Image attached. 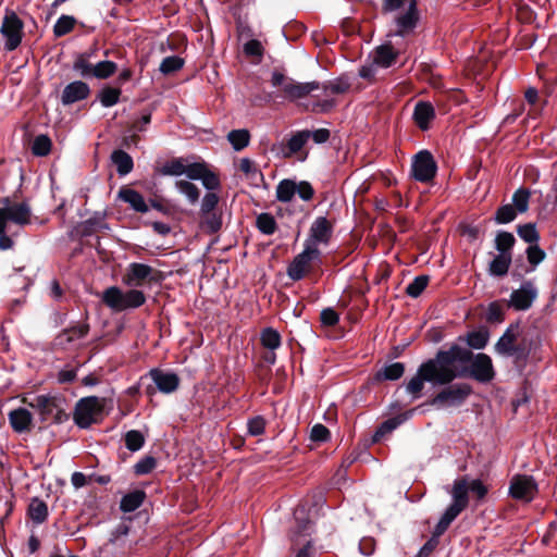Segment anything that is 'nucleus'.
I'll return each mask as SVG.
<instances>
[{"label": "nucleus", "mask_w": 557, "mask_h": 557, "mask_svg": "<svg viewBox=\"0 0 557 557\" xmlns=\"http://www.w3.org/2000/svg\"><path fill=\"white\" fill-rule=\"evenodd\" d=\"M496 376L492 358L484 354H473L472 350L458 344L448 349H440L434 358L422 362L417 373L406 385V391L412 397H421L424 383L446 385L458 377H469L479 383L486 384Z\"/></svg>", "instance_id": "f257e3e1"}, {"label": "nucleus", "mask_w": 557, "mask_h": 557, "mask_svg": "<svg viewBox=\"0 0 557 557\" xmlns=\"http://www.w3.org/2000/svg\"><path fill=\"white\" fill-rule=\"evenodd\" d=\"M408 3L405 12L395 16V35L406 37L412 34L419 23L420 14L417 0H382V13L387 14L404 8Z\"/></svg>", "instance_id": "f03ea898"}, {"label": "nucleus", "mask_w": 557, "mask_h": 557, "mask_svg": "<svg viewBox=\"0 0 557 557\" xmlns=\"http://www.w3.org/2000/svg\"><path fill=\"white\" fill-rule=\"evenodd\" d=\"M101 299L107 307L116 312L139 308L146 302V296L141 290L129 289L123 293L117 286L106 288Z\"/></svg>", "instance_id": "7ed1b4c3"}, {"label": "nucleus", "mask_w": 557, "mask_h": 557, "mask_svg": "<svg viewBox=\"0 0 557 557\" xmlns=\"http://www.w3.org/2000/svg\"><path fill=\"white\" fill-rule=\"evenodd\" d=\"M450 494L453 503L446 508L440 519L441 529L445 524L450 525L469 505V479L467 475L455 480Z\"/></svg>", "instance_id": "20e7f679"}, {"label": "nucleus", "mask_w": 557, "mask_h": 557, "mask_svg": "<svg viewBox=\"0 0 557 557\" xmlns=\"http://www.w3.org/2000/svg\"><path fill=\"white\" fill-rule=\"evenodd\" d=\"M103 401L97 396H88L76 403L73 419L81 429H88L92 423L100 421L103 412Z\"/></svg>", "instance_id": "39448f33"}, {"label": "nucleus", "mask_w": 557, "mask_h": 557, "mask_svg": "<svg viewBox=\"0 0 557 557\" xmlns=\"http://www.w3.org/2000/svg\"><path fill=\"white\" fill-rule=\"evenodd\" d=\"M444 387L429 401L430 405L442 407H459L472 394V386L468 383L443 385Z\"/></svg>", "instance_id": "423d86ee"}, {"label": "nucleus", "mask_w": 557, "mask_h": 557, "mask_svg": "<svg viewBox=\"0 0 557 557\" xmlns=\"http://www.w3.org/2000/svg\"><path fill=\"white\" fill-rule=\"evenodd\" d=\"M271 84L274 87H282L283 96L290 101L305 98L312 91L320 89L319 82L297 83L278 71L272 73Z\"/></svg>", "instance_id": "0eeeda50"}, {"label": "nucleus", "mask_w": 557, "mask_h": 557, "mask_svg": "<svg viewBox=\"0 0 557 557\" xmlns=\"http://www.w3.org/2000/svg\"><path fill=\"white\" fill-rule=\"evenodd\" d=\"M164 276L160 270H157L146 263L132 262L128 264L122 281L127 286L139 287L146 284H159Z\"/></svg>", "instance_id": "6e6552de"}, {"label": "nucleus", "mask_w": 557, "mask_h": 557, "mask_svg": "<svg viewBox=\"0 0 557 557\" xmlns=\"http://www.w3.org/2000/svg\"><path fill=\"white\" fill-rule=\"evenodd\" d=\"M4 207L0 208V232L2 228L12 230L13 226L22 227L30 223V208L25 202H11L9 198L3 200Z\"/></svg>", "instance_id": "1a4fd4ad"}, {"label": "nucleus", "mask_w": 557, "mask_h": 557, "mask_svg": "<svg viewBox=\"0 0 557 557\" xmlns=\"http://www.w3.org/2000/svg\"><path fill=\"white\" fill-rule=\"evenodd\" d=\"M321 257L320 249L310 242L305 243V249L298 253L287 268V275L297 282L302 280L310 271L311 263Z\"/></svg>", "instance_id": "9d476101"}, {"label": "nucleus", "mask_w": 557, "mask_h": 557, "mask_svg": "<svg viewBox=\"0 0 557 557\" xmlns=\"http://www.w3.org/2000/svg\"><path fill=\"white\" fill-rule=\"evenodd\" d=\"M0 33L4 38V49L15 50L22 42L24 36V23L13 10H5Z\"/></svg>", "instance_id": "9b49d317"}, {"label": "nucleus", "mask_w": 557, "mask_h": 557, "mask_svg": "<svg viewBox=\"0 0 557 557\" xmlns=\"http://www.w3.org/2000/svg\"><path fill=\"white\" fill-rule=\"evenodd\" d=\"M149 377L153 384L146 387V395L152 397L157 391L163 394H171L175 392L181 384L180 376L171 371H164L159 368H153L148 372Z\"/></svg>", "instance_id": "f8f14e48"}, {"label": "nucleus", "mask_w": 557, "mask_h": 557, "mask_svg": "<svg viewBox=\"0 0 557 557\" xmlns=\"http://www.w3.org/2000/svg\"><path fill=\"white\" fill-rule=\"evenodd\" d=\"M539 493V486L532 475L515 474L509 484V495L524 503L532 502Z\"/></svg>", "instance_id": "ddd939ff"}, {"label": "nucleus", "mask_w": 557, "mask_h": 557, "mask_svg": "<svg viewBox=\"0 0 557 557\" xmlns=\"http://www.w3.org/2000/svg\"><path fill=\"white\" fill-rule=\"evenodd\" d=\"M411 173L416 181L421 183L431 182L437 173V164L429 150H421L414 154Z\"/></svg>", "instance_id": "4468645a"}, {"label": "nucleus", "mask_w": 557, "mask_h": 557, "mask_svg": "<svg viewBox=\"0 0 557 557\" xmlns=\"http://www.w3.org/2000/svg\"><path fill=\"white\" fill-rule=\"evenodd\" d=\"M295 525L290 529L289 539L293 547L301 545V539L311 535L313 523L309 518V510L306 505H298L294 510Z\"/></svg>", "instance_id": "2eb2a0df"}, {"label": "nucleus", "mask_w": 557, "mask_h": 557, "mask_svg": "<svg viewBox=\"0 0 557 557\" xmlns=\"http://www.w3.org/2000/svg\"><path fill=\"white\" fill-rule=\"evenodd\" d=\"M537 298V289L532 281H523L518 289L512 290L510 299L507 304L508 307L517 311L529 310L534 300Z\"/></svg>", "instance_id": "dca6fc26"}, {"label": "nucleus", "mask_w": 557, "mask_h": 557, "mask_svg": "<svg viewBox=\"0 0 557 557\" xmlns=\"http://www.w3.org/2000/svg\"><path fill=\"white\" fill-rule=\"evenodd\" d=\"M24 403L27 406L36 409L39 412L42 421H50L53 418L58 404H61L62 399L57 396L37 395L30 400L25 398Z\"/></svg>", "instance_id": "f3484780"}, {"label": "nucleus", "mask_w": 557, "mask_h": 557, "mask_svg": "<svg viewBox=\"0 0 557 557\" xmlns=\"http://www.w3.org/2000/svg\"><path fill=\"white\" fill-rule=\"evenodd\" d=\"M310 138L309 129L296 132L286 141V144L273 145L271 147L272 152L282 153L284 158H290L298 153Z\"/></svg>", "instance_id": "a211bd4d"}, {"label": "nucleus", "mask_w": 557, "mask_h": 557, "mask_svg": "<svg viewBox=\"0 0 557 557\" xmlns=\"http://www.w3.org/2000/svg\"><path fill=\"white\" fill-rule=\"evenodd\" d=\"M91 94L89 85L83 81H74L67 84L61 95L63 106H71L75 102L85 100Z\"/></svg>", "instance_id": "6ab92c4d"}, {"label": "nucleus", "mask_w": 557, "mask_h": 557, "mask_svg": "<svg viewBox=\"0 0 557 557\" xmlns=\"http://www.w3.org/2000/svg\"><path fill=\"white\" fill-rule=\"evenodd\" d=\"M333 234V224L325 216H318L310 227L309 238L313 245L329 244Z\"/></svg>", "instance_id": "aec40b11"}, {"label": "nucleus", "mask_w": 557, "mask_h": 557, "mask_svg": "<svg viewBox=\"0 0 557 557\" xmlns=\"http://www.w3.org/2000/svg\"><path fill=\"white\" fill-rule=\"evenodd\" d=\"M520 335V321L517 320L511 322L503 335L498 338V341L494 345V351L505 357L513 345L518 342V337Z\"/></svg>", "instance_id": "412c9836"}, {"label": "nucleus", "mask_w": 557, "mask_h": 557, "mask_svg": "<svg viewBox=\"0 0 557 557\" xmlns=\"http://www.w3.org/2000/svg\"><path fill=\"white\" fill-rule=\"evenodd\" d=\"M413 410L401 412L383 421L375 430L372 436V443H380L387 434H391L399 425L406 422L412 414Z\"/></svg>", "instance_id": "4be33fe9"}, {"label": "nucleus", "mask_w": 557, "mask_h": 557, "mask_svg": "<svg viewBox=\"0 0 557 557\" xmlns=\"http://www.w3.org/2000/svg\"><path fill=\"white\" fill-rule=\"evenodd\" d=\"M534 342L532 339H527L525 337L521 338V341L517 342L510 351L505 357L513 358V363L517 368L523 369L530 358L531 351L533 349Z\"/></svg>", "instance_id": "5701e85b"}, {"label": "nucleus", "mask_w": 557, "mask_h": 557, "mask_svg": "<svg viewBox=\"0 0 557 557\" xmlns=\"http://www.w3.org/2000/svg\"><path fill=\"white\" fill-rule=\"evenodd\" d=\"M399 57V51L392 44H384L376 47L373 51V64L382 69L393 66Z\"/></svg>", "instance_id": "b1692460"}, {"label": "nucleus", "mask_w": 557, "mask_h": 557, "mask_svg": "<svg viewBox=\"0 0 557 557\" xmlns=\"http://www.w3.org/2000/svg\"><path fill=\"white\" fill-rule=\"evenodd\" d=\"M412 119L421 131H428L435 119V109L431 102L419 101L413 110Z\"/></svg>", "instance_id": "393cba45"}, {"label": "nucleus", "mask_w": 557, "mask_h": 557, "mask_svg": "<svg viewBox=\"0 0 557 557\" xmlns=\"http://www.w3.org/2000/svg\"><path fill=\"white\" fill-rule=\"evenodd\" d=\"M119 198L122 201L128 203L136 212L146 213L149 210V207L143 195L133 188L122 187L119 190Z\"/></svg>", "instance_id": "a878e982"}, {"label": "nucleus", "mask_w": 557, "mask_h": 557, "mask_svg": "<svg viewBox=\"0 0 557 557\" xmlns=\"http://www.w3.org/2000/svg\"><path fill=\"white\" fill-rule=\"evenodd\" d=\"M490 339V331L485 326L479 330L468 332L465 336H459L458 342H465L472 349H483Z\"/></svg>", "instance_id": "bb28decb"}, {"label": "nucleus", "mask_w": 557, "mask_h": 557, "mask_svg": "<svg viewBox=\"0 0 557 557\" xmlns=\"http://www.w3.org/2000/svg\"><path fill=\"white\" fill-rule=\"evenodd\" d=\"M406 367L403 362H394L384 366L382 369L375 372L373 380L376 383L384 381H397L405 373Z\"/></svg>", "instance_id": "cd10ccee"}, {"label": "nucleus", "mask_w": 557, "mask_h": 557, "mask_svg": "<svg viewBox=\"0 0 557 557\" xmlns=\"http://www.w3.org/2000/svg\"><path fill=\"white\" fill-rule=\"evenodd\" d=\"M92 54L94 51L89 50L77 53L74 58L73 71L78 73L83 78H92V69L95 66V64L90 62Z\"/></svg>", "instance_id": "c85d7f7f"}, {"label": "nucleus", "mask_w": 557, "mask_h": 557, "mask_svg": "<svg viewBox=\"0 0 557 557\" xmlns=\"http://www.w3.org/2000/svg\"><path fill=\"white\" fill-rule=\"evenodd\" d=\"M9 421L15 432L23 433L29 430L32 414L25 408L14 409L9 413Z\"/></svg>", "instance_id": "c756f323"}, {"label": "nucleus", "mask_w": 557, "mask_h": 557, "mask_svg": "<svg viewBox=\"0 0 557 557\" xmlns=\"http://www.w3.org/2000/svg\"><path fill=\"white\" fill-rule=\"evenodd\" d=\"M351 83L346 74H343L333 81H327L322 85L320 84V88H322L323 94L325 96H327L329 94L344 95L347 91H349Z\"/></svg>", "instance_id": "7c9ffc66"}, {"label": "nucleus", "mask_w": 557, "mask_h": 557, "mask_svg": "<svg viewBox=\"0 0 557 557\" xmlns=\"http://www.w3.org/2000/svg\"><path fill=\"white\" fill-rule=\"evenodd\" d=\"M111 161L116 166L120 176H125L133 171V158L122 149H116L111 153Z\"/></svg>", "instance_id": "2f4dec72"}, {"label": "nucleus", "mask_w": 557, "mask_h": 557, "mask_svg": "<svg viewBox=\"0 0 557 557\" xmlns=\"http://www.w3.org/2000/svg\"><path fill=\"white\" fill-rule=\"evenodd\" d=\"M145 498V491L134 490L122 497L120 503V509L123 512H133L143 505Z\"/></svg>", "instance_id": "473e14b6"}, {"label": "nucleus", "mask_w": 557, "mask_h": 557, "mask_svg": "<svg viewBox=\"0 0 557 557\" xmlns=\"http://www.w3.org/2000/svg\"><path fill=\"white\" fill-rule=\"evenodd\" d=\"M517 240L512 233L507 231H498L495 236V249L498 255L512 257V249Z\"/></svg>", "instance_id": "72a5a7b5"}, {"label": "nucleus", "mask_w": 557, "mask_h": 557, "mask_svg": "<svg viewBox=\"0 0 557 557\" xmlns=\"http://www.w3.org/2000/svg\"><path fill=\"white\" fill-rule=\"evenodd\" d=\"M511 263V256L496 255L488 264V273L495 277H504L508 274Z\"/></svg>", "instance_id": "f704fd0d"}, {"label": "nucleus", "mask_w": 557, "mask_h": 557, "mask_svg": "<svg viewBox=\"0 0 557 557\" xmlns=\"http://www.w3.org/2000/svg\"><path fill=\"white\" fill-rule=\"evenodd\" d=\"M27 513L35 523L41 524L48 518V506L42 499L34 497L30 499V503L27 508Z\"/></svg>", "instance_id": "c9c22d12"}, {"label": "nucleus", "mask_w": 557, "mask_h": 557, "mask_svg": "<svg viewBox=\"0 0 557 557\" xmlns=\"http://www.w3.org/2000/svg\"><path fill=\"white\" fill-rule=\"evenodd\" d=\"M122 90L119 86L112 87L106 85L97 94V100L100 101L102 107L110 108L119 103Z\"/></svg>", "instance_id": "e433bc0d"}, {"label": "nucleus", "mask_w": 557, "mask_h": 557, "mask_svg": "<svg viewBox=\"0 0 557 557\" xmlns=\"http://www.w3.org/2000/svg\"><path fill=\"white\" fill-rule=\"evenodd\" d=\"M296 181L284 178L276 186V199L280 202H290L296 195Z\"/></svg>", "instance_id": "4c0bfd02"}, {"label": "nucleus", "mask_w": 557, "mask_h": 557, "mask_svg": "<svg viewBox=\"0 0 557 557\" xmlns=\"http://www.w3.org/2000/svg\"><path fill=\"white\" fill-rule=\"evenodd\" d=\"M448 528H449V525L445 524V527H443L441 529L440 521H438L432 532V536L420 548L417 557H429L433 553V550L437 547V545L440 544V537L447 531Z\"/></svg>", "instance_id": "58836bf2"}, {"label": "nucleus", "mask_w": 557, "mask_h": 557, "mask_svg": "<svg viewBox=\"0 0 557 557\" xmlns=\"http://www.w3.org/2000/svg\"><path fill=\"white\" fill-rule=\"evenodd\" d=\"M506 312L505 308L499 300H495L488 304L485 312V321L488 324L496 325L505 321Z\"/></svg>", "instance_id": "ea45409f"}, {"label": "nucleus", "mask_w": 557, "mask_h": 557, "mask_svg": "<svg viewBox=\"0 0 557 557\" xmlns=\"http://www.w3.org/2000/svg\"><path fill=\"white\" fill-rule=\"evenodd\" d=\"M530 197L531 191L525 187H520L512 194L511 206L518 212V214L525 213L529 210Z\"/></svg>", "instance_id": "a19ab883"}, {"label": "nucleus", "mask_w": 557, "mask_h": 557, "mask_svg": "<svg viewBox=\"0 0 557 557\" xmlns=\"http://www.w3.org/2000/svg\"><path fill=\"white\" fill-rule=\"evenodd\" d=\"M518 236L529 245L537 244L541 239V235L536 228L535 223L519 224L517 226Z\"/></svg>", "instance_id": "79ce46f5"}, {"label": "nucleus", "mask_w": 557, "mask_h": 557, "mask_svg": "<svg viewBox=\"0 0 557 557\" xmlns=\"http://www.w3.org/2000/svg\"><path fill=\"white\" fill-rule=\"evenodd\" d=\"M108 228L109 225L103 221L102 218L92 216L81 224L78 232L82 237H88L96 233L98 230Z\"/></svg>", "instance_id": "37998d69"}, {"label": "nucleus", "mask_w": 557, "mask_h": 557, "mask_svg": "<svg viewBox=\"0 0 557 557\" xmlns=\"http://www.w3.org/2000/svg\"><path fill=\"white\" fill-rule=\"evenodd\" d=\"M261 345L270 350L277 349L282 344L281 334L273 327H265L260 335Z\"/></svg>", "instance_id": "c03bdc74"}, {"label": "nucleus", "mask_w": 557, "mask_h": 557, "mask_svg": "<svg viewBox=\"0 0 557 557\" xmlns=\"http://www.w3.org/2000/svg\"><path fill=\"white\" fill-rule=\"evenodd\" d=\"M227 139L236 151H240L249 145L250 134L247 129H233L227 134Z\"/></svg>", "instance_id": "a18cd8bd"}, {"label": "nucleus", "mask_w": 557, "mask_h": 557, "mask_svg": "<svg viewBox=\"0 0 557 557\" xmlns=\"http://www.w3.org/2000/svg\"><path fill=\"white\" fill-rule=\"evenodd\" d=\"M527 262L531 270L536 268L546 259V252L540 247L539 243L529 245L525 249Z\"/></svg>", "instance_id": "49530a36"}, {"label": "nucleus", "mask_w": 557, "mask_h": 557, "mask_svg": "<svg viewBox=\"0 0 557 557\" xmlns=\"http://www.w3.org/2000/svg\"><path fill=\"white\" fill-rule=\"evenodd\" d=\"M186 171V164L183 158H173L166 161L159 170L162 175L180 176Z\"/></svg>", "instance_id": "de8ad7c7"}, {"label": "nucleus", "mask_w": 557, "mask_h": 557, "mask_svg": "<svg viewBox=\"0 0 557 557\" xmlns=\"http://www.w3.org/2000/svg\"><path fill=\"white\" fill-rule=\"evenodd\" d=\"M201 226L208 234H215L222 227V214L216 211L202 213Z\"/></svg>", "instance_id": "09e8293b"}, {"label": "nucleus", "mask_w": 557, "mask_h": 557, "mask_svg": "<svg viewBox=\"0 0 557 557\" xmlns=\"http://www.w3.org/2000/svg\"><path fill=\"white\" fill-rule=\"evenodd\" d=\"M257 228L264 235H273L277 230V224L271 213H260L256 219Z\"/></svg>", "instance_id": "8fccbe9b"}, {"label": "nucleus", "mask_w": 557, "mask_h": 557, "mask_svg": "<svg viewBox=\"0 0 557 557\" xmlns=\"http://www.w3.org/2000/svg\"><path fill=\"white\" fill-rule=\"evenodd\" d=\"M117 71V64L113 61H100L92 69V77L97 79H107Z\"/></svg>", "instance_id": "3c124183"}, {"label": "nucleus", "mask_w": 557, "mask_h": 557, "mask_svg": "<svg viewBox=\"0 0 557 557\" xmlns=\"http://www.w3.org/2000/svg\"><path fill=\"white\" fill-rule=\"evenodd\" d=\"M76 24V20L71 15H61L53 26V35L55 37H63L70 34Z\"/></svg>", "instance_id": "603ef678"}, {"label": "nucleus", "mask_w": 557, "mask_h": 557, "mask_svg": "<svg viewBox=\"0 0 557 557\" xmlns=\"http://www.w3.org/2000/svg\"><path fill=\"white\" fill-rule=\"evenodd\" d=\"M185 61L178 55L166 57L162 60L159 71L163 75H172L183 69Z\"/></svg>", "instance_id": "864d4df0"}, {"label": "nucleus", "mask_w": 557, "mask_h": 557, "mask_svg": "<svg viewBox=\"0 0 557 557\" xmlns=\"http://www.w3.org/2000/svg\"><path fill=\"white\" fill-rule=\"evenodd\" d=\"M52 141L47 135H38L32 145V152L37 157H46L50 153Z\"/></svg>", "instance_id": "5fc2aeb1"}, {"label": "nucleus", "mask_w": 557, "mask_h": 557, "mask_svg": "<svg viewBox=\"0 0 557 557\" xmlns=\"http://www.w3.org/2000/svg\"><path fill=\"white\" fill-rule=\"evenodd\" d=\"M430 277L428 275H419L407 285L406 294L412 298H418L429 284Z\"/></svg>", "instance_id": "6e6d98bb"}, {"label": "nucleus", "mask_w": 557, "mask_h": 557, "mask_svg": "<svg viewBox=\"0 0 557 557\" xmlns=\"http://www.w3.org/2000/svg\"><path fill=\"white\" fill-rule=\"evenodd\" d=\"M518 212L512 208L511 205L500 206L494 215V221L497 224H508L516 220Z\"/></svg>", "instance_id": "4d7b16f0"}, {"label": "nucleus", "mask_w": 557, "mask_h": 557, "mask_svg": "<svg viewBox=\"0 0 557 557\" xmlns=\"http://www.w3.org/2000/svg\"><path fill=\"white\" fill-rule=\"evenodd\" d=\"M175 186L181 193H183L188 198L190 203H195L198 201L200 190L194 183L181 180L176 181Z\"/></svg>", "instance_id": "13d9d810"}, {"label": "nucleus", "mask_w": 557, "mask_h": 557, "mask_svg": "<svg viewBox=\"0 0 557 557\" xmlns=\"http://www.w3.org/2000/svg\"><path fill=\"white\" fill-rule=\"evenodd\" d=\"M125 446L131 451L139 450L145 444V437L140 431L131 430L124 436Z\"/></svg>", "instance_id": "bf43d9fd"}, {"label": "nucleus", "mask_w": 557, "mask_h": 557, "mask_svg": "<svg viewBox=\"0 0 557 557\" xmlns=\"http://www.w3.org/2000/svg\"><path fill=\"white\" fill-rule=\"evenodd\" d=\"M89 329L88 323H82L64 329L61 335H67L66 342L72 343L76 338H84L88 334Z\"/></svg>", "instance_id": "052dcab7"}, {"label": "nucleus", "mask_w": 557, "mask_h": 557, "mask_svg": "<svg viewBox=\"0 0 557 557\" xmlns=\"http://www.w3.org/2000/svg\"><path fill=\"white\" fill-rule=\"evenodd\" d=\"M337 106V100L334 98H326L323 100L314 101L310 108H307L308 111L312 113H330Z\"/></svg>", "instance_id": "680f3d73"}, {"label": "nucleus", "mask_w": 557, "mask_h": 557, "mask_svg": "<svg viewBox=\"0 0 557 557\" xmlns=\"http://www.w3.org/2000/svg\"><path fill=\"white\" fill-rule=\"evenodd\" d=\"M157 467V459L152 456H145L134 466V472L136 475H145Z\"/></svg>", "instance_id": "e2e57ef3"}, {"label": "nucleus", "mask_w": 557, "mask_h": 557, "mask_svg": "<svg viewBox=\"0 0 557 557\" xmlns=\"http://www.w3.org/2000/svg\"><path fill=\"white\" fill-rule=\"evenodd\" d=\"M267 421L262 416H256L248 420V434L251 436L262 435L265 431Z\"/></svg>", "instance_id": "0e129e2a"}, {"label": "nucleus", "mask_w": 557, "mask_h": 557, "mask_svg": "<svg viewBox=\"0 0 557 557\" xmlns=\"http://www.w3.org/2000/svg\"><path fill=\"white\" fill-rule=\"evenodd\" d=\"M331 437L330 430L321 424L317 423L311 428L310 440L315 443H324L327 442Z\"/></svg>", "instance_id": "69168bd1"}, {"label": "nucleus", "mask_w": 557, "mask_h": 557, "mask_svg": "<svg viewBox=\"0 0 557 557\" xmlns=\"http://www.w3.org/2000/svg\"><path fill=\"white\" fill-rule=\"evenodd\" d=\"M297 190L296 194L302 201H310L314 197V188L308 181L296 182Z\"/></svg>", "instance_id": "338daca9"}, {"label": "nucleus", "mask_w": 557, "mask_h": 557, "mask_svg": "<svg viewBox=\"0 0 557 557\" xmlns=\"http://www.w3.org/2000/svg\"><path fill=\"white\" fill-rule=\"evenodd\" d=\"M200 181L208 190H216L221 187L219 175L212 172L209 168H207L205 175L200 178Z\"/></svg>", "instance_id": "774afa93"}]
</instances>
